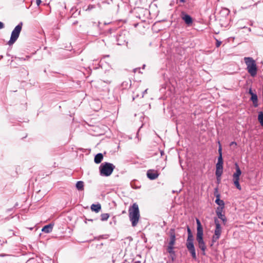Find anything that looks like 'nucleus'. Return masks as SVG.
Returning <instances> with one entry per match:
<instances>
[{
	"label": "nucleus",
	"instance_id": "423d86ee",
	"mask_svg": "<svg viewBox=\"0 0 263 263\" xmlns=\"http://www.w3.org/2000/svg\"><path fill=\"white\" fill-rule=\"evenodd\" d=\"M193 241L194 237L193 235H189L186 241V246L188 251L191 253L192 258L194 259H196L197 256Z\"/></svg>",
	"mask_w": 263,
	"mask_h": 263
},
{
	"label": "nucleus",
	"instance_id": "393cba45",
	"mask_svg": "<svg viewBox=\"0 0 263 263\" xmlns=\"http://www.w3.org/2000/svg\"><path fill=\"white\" fill-rule=\"evenodd\" d=\"M168 253L170 255V257L171 258L172 260L173 261H174L176 258V254H175V251H174V249L173 250V251L172 252V253Z\"/></svg>",
	"mask_w": 263,
	"mask_h": 263
},
{
	"label": "nucleus",
	"instance_id": "9d476101",
	"mask_svg": "<svg viewBox=\"0 0 263 263\" xmlns=\"http://www.w3.org/2000/svg\"><path fill=\"white\" fill-rule=\"evenodd\" d=\"M147 176L151 180H154L158 178L159 174L157 171L149 170L147 172Z\"/></svg>",
	"mask_w": 263,
	"mask_h": 263
},
{
	"label": "nucleus",
	"instance_id": "f03ea898",
	"mask_svg": "<svg viewBox=\"0 0 263 263\" xmlns=\"http://www.w3.org/2000/svg\"><path fill=\"white\" fill-rule=\"evenodd\" d=\"M115 168V166L112 163L104 162L99 167L100 174L103 176H109L112 174Z\"/></svg>",
	"mask_w": 263,
	"mask_h": 263
},
{
	"label": "nucleus",
	"instance_id": "a211bd4d",
	"mask_svg": "<svg viewBox=\"0 0 263 263\" xmlns=\"http://www.w3.org/2000/svg\"><path fill=\"white\" fill-rule=\"evenodd\" d=\"M76 187L79 191L84 190V182L82 181H79L76 183Z\"/></svg>",
	"mask_w": 263,
	"mask_h": 263
},
{
	"label": "nucleus",
	"instance_id": "72a5a7b5",
	"mask_svg": "<svg viewBox=\"0 0 263 263\" xmlns=\"http://www.w3.org/2000/svg\"><path fill=\"white\" fill-rule=\"evenodd\" d=\"M4 24L3 22H0V29L4 28Z\"/></svg>",
	"mask_w": 263,
	"mask_h": 263
},
{
	"label": "nucleus",
	"instance_id": "e433bc0d",
	"mask_svg": "<svg viewBox=\"0 0 263 263\" xmlns=\"http://www.w3.org/2000/svg\"><path fill=\"white\" fill-rule=\"evenodd\" d=\"M233 145H237V143L235 142H232L230 144V145L232 146Z\"/></svg>",
	"mask_w": 263,
	"mask_h": 263
},
{
	"label": "nucleus",
	"instance_id": "c9c22d12",
	"mask_svg": "<svg viewBox=\"0 0 263 263\" xmlns=\"http://www.w3.org/2000/svg\"><path fill=\"white\" fill-rule=\"evenodd\" d=\"M36 4L37 6H39L41 3V0H36Z\"/></svg>",
	"mask_w": 263,
	"mask_h": 263
},
{
	"label": "nucleus",
	"instance_id": "39448f33",
	"mask_svg": "<svg viewBox=\"0 0 263 263\" xmlns=\"http://www.w3.org/2000/svg\"><path fill=\"white\" fill-rule=\"evenodd\" d=\"M214 223L215 224V229L214 230V234L212 236V241L213 243L216 242L220 238L222 233V228L217 217H214Z\"/></svg>",
	"mask_w": 263,
	"mask_h": 263
},
{
	"label": "nucleus",
	"instance_id": "c03bdc74",
	"mask_svg": "<svg viewBox=\"0 0 263 263\" xmlns=\"http://www.w3.org/2000/svg\"><path fill=\"white\" fill-rule=\"evenodd\" d=\"M137 262H138V263H140V261H137Z\"/></svg>",
	"mask_w": 263,
	"mask_h": 263
},
{
	"label": "nucleus",
	"instance_id": "4c0bfd02",
	"mask_svg": "<svg viewBox=\"0 0 263 263\" xmlns=\"http://www.w3.org/2000/svg\"><path fill=\"white\" fill-rule=\"evenodd\" d=\"M147 89H145L143 92V95H142V97H143L144 95L146 93H147Z\"/></svg>",
	"mask_w": 263,
	"mask_h": 263
},
{
	"label": "nucleus",
	"instance_id": "5701e85b",
	"mask_svg": "<svg viewBox=\"0 0 263 263\" xmlns=\"http://www.w3.org/2000/svg\"><path fill=\"white\" fill-rule=\"evenodd\" d=\"M216 167L217 170H223V162H217Z\"/></svg>",
	"mask_w": 263,
	"mask_h": 263
},
{
	"label": "nucleus",
	"instance_id": "ddd939ff",
	"mask_svg": "<svg viewBox=\"0 0 263 263\" xmlns=\"http://www.w3.org/2000/svg\"><path fill=\"white\" fill-rule=\"evenodd\" d=\"M52 228H53V226L51 224H49L44 226L42 228V232H43L44 233H49L52 231Z\"/></svg>",
	"mask_w": 263,
	"mask_h": 263
},
{
	"label": "nucleus",
	"instance_id": "4be33fe9",
	"mask_svg": "<svg viewBox=\"0 0 263 263\" xmlns=\"http://www.w3.org/2000/svg\"><path fill=\"white\" fill-rule=\"evenodd\" d=\"M224 206H218L216 210V215H219L222 213L223 210Z\"/></svg>",
	"mask_w": 263,
	"mask_h": 263
},
{
	"label": "nucleus",
	"instance_id": "c85d7f7f",
	"mask_svg": "<svg viewBox=\"0 0 263 263\" xmlns=\"http://www.w3.org/2000/svg\"><path fill=\"white\" fill-rule=\"evenodd\" d=\"M219 144H220L219 142ZM218 154H219V155H222V148H221V146L220 144H219V148H218Z\"/></svg>",
	"mask_w": 263,
	"mask_h": 263
},
{
	"label": "nucleus",
	"instance_id": "79ce46f5",
	"mask_svg": "<svg viewBox=\"0 0 263 263\" xmlns=\"http://www.w3.org/2000/svg\"><path fill=\"white\" fill-rule=\"evenodd\" d=\"M86 220L90 221H93V219H87V218H86Z\"/></svg>",
	"mask_w": 263,
	"mask_h": 263
},
{
	"label": "nucleus",
	"instance_id": "a19ab883",
	"mask_svg": "<svg viewBox=\"0 0 263 263\" xmlns=\"http://www.w3.org/2000/svg\"><path fill=\"white\" fill-rule=\"evenodd\" d=\"M179 2L182 3H184L186 2V0H179Z\"/></svg>",
	"mask_w": 263,
	"mask_h": 263
},
{
	"label": "nucleus",
	"instance_id": "58836bf2",
	"mask_svg": "<svg viewBox=\"0 0 263 263\" xmlns=\"http://www.w3.org/2000/svg\"><path fill=\"white\" fill-rule=\"evenodd\" d=\"M249 93H250L251 96H252V94H254V93L252 92V91L251 89H250V90H249Z\"/></svg>",
	"mask_w": 263,
	"mask_h": 263
},
{
	"label": "nucleus",
	"instance_id": "412c9836",
	"mask_svg": "<svg viewBox=\"0 0 263 263\" xmlns=\"http://www.w3.org/2000/svg\"><path fill=\"white\" fill-rule=\"evenodd\" d=\"M215 202L219 206H224V202L222 200L220 199H216Z\"/></svg>",
	"mask_w": 263,
	"mask_h": 263
},
{
	"label": "nucleus",
	"instance_id": "f3484780",
	"mask_svg": "<svg viewBox=\"0 0 263 263\" xmlns=\"http://www.w3.org/2000/svg\"><path fill=\"white\" fill-rule=\"evenodd\" d=\"M217 216L218 219H220L222 220L223 224L226 225L227 222V218H226L225 215L222 213L219 215H217Z\"/></svg>",
	"mask_w": 263,
	"mask_h": 263
},
{
	"label": "nucleus",
	"instance_id": "2eb2a0df",
	"mask_svg": "<svg viewBox=\"0 0 263 263\" xmlns=\"http://www.w3.org/2000/svg\"><path fill=\"white\" fill-rule=\"evenodd\" d=\"M101 206L100 204H92L91 205V210L93 211H95L97 213L99 212V211L101 210Z\"/></svg>",
	"mask_w": 263,
	"mask_h": 263
},
{
	"label": "nucleus",
	"instance_id": "a878e982",
	"mask_svg": "<svg viewBox=\"0 0 263 263\" xmlns=\"http://www.w3.org/2000/svg\"><path fill=\"white\" fill-rule=\"evenodd\" d=\"M233 183H234V184L235 185V186L236 187V188L237 189H238L239 190H241V186H240V185L239 184V181H234Z\"/></svg>",
	"mask_w": 263,
	"mask_h": 263
},
{
	"label": "nucleus",
	"instance_id": "0eeeda50",
	"mask_svg": "<svg viewBox=\"0 0 263 263\" xmlns=\"http://www.w3.org/2000/svg\"><path fill=\"white\" fill-rule=\"evenodd\" d=\"M170 241L167 247V252L168 253H172L173 250L174 249V245L176 241V235L174 229H171L169 232Z\"/></svg>",
	"mask_w": 263,
	"mask_h": 263
},
{
	"label": "nucleus",
	"instance_id": "6ab92c4d",
	"mask_svg": "<svg viewBox=\"0 0 263 263\" xmlns=\"http://www.w3.org/2000/svg\"><path fill=\"white\" fill-rule=\"evenodd\" d=\"M258 120L260 125L263 126V112L262 111L259 112Z\"/></svg>",
	"mask_w": 263,
	"mask_h": 263
},
{
	"label": "nucleus",
	"instance_id": "7c9ffc66",
	"mask_svg": "<svg viewBox=\"0 0 263 263\" xmlns=\"http://www.w3.org/2000/svg\"><path fill=\"white\" fill-rule=\"evenodd\" d=\"M221 44V42L217 40H216V46L217 47H219Z\"/></svg>",
	"mask_w": 263,
	"mask_h": 263
},
{
	"label": "nucleus",
	"instance_id": "6e6552de",
	"mask_svg": "<svg viewBox=\"0 0 263 263\" xmlns=\"http://www.w3.org/2000/svg\"><path fill=\"white\" fill-rule=\"evenodd\" d=\"M203 234H197L196 240L198 242L199 248L203 251V254L205 255L204 252L206 250V246L205 242L203 241Z\"/></svg>",
	"mask_w": 263,
	"mask_h": 263
},
{
	"label": "nucleus",
	"instance_id": "9b49d317",
	"mask_svg": "<svg viewBox=\"0 0 263 263\" xmlns=\"http://www.w3.org/2000/svg\"><path fill=\"white\" fill-rule=\"evenodd\" d=\"M196 223L197 225V234H203V229L200 220L198 219H196Z\"/></svg>",
	"mask_w": 263,
	"mask_h": 263
},
{
	"label": "nucleus",
	"instance_id": "1a4fd4ad",
	"mask_svg": "<svg viewBox=\"0 0 263 263\" xmlns=\"http://www.w3.org/2000/svg\"><path fill=\"white\" fill-rule=\"evenodd\" d=\"M181 17L184 21L187 26H191L193 23L192 17L185 12L182 11L181 13Z\"/></svg>",
	"mask_w": 263,
	"mask_h": 263
},
{
	"label": "nucleus",
	"instance_id": "c756f323",
	"mask_svg": "<svg viewBox=\"0 0 263 263\" xmlns=\"http://www.w3.org/2000/svg\"><path fill=\"white\" fill-rule=\"evenodd\" d=\"M217 162H223L222 156L219 155L218 157V161Z\"/></svg>",
	"mask_w": 263,
	"mask_h": 263
},
{
	"label": "nucleus",
	"instance_id": "cd10ccee",
	"mask_svg": "<svg viewBox=\"0 0 263 263\" xmlns=\"http://www.w3.org/2000/svg\"><path fill=\"white\" fill-rule=\"evenodd\" d=\"M233 181H239V177L233 176Z\"/></svg>",
	"mask_w": 263,
	"mask_h": 263
},
{
	"label": "nucleus",
	"instance_id": "bb28decb",
	"mask_svg": "<svg viewBox=\"0 0 263 263\" xmlns=\"http://www.w3.org/2000/svg\"><path fill=\"white\" fill-rule=\"evenodd\" d=\"M214 195L216 197V199H220V194L218 192L217 188L215 189Z\"/></svg>",
	"mask_w": 263,
	"mask_h": 263
},
{
	"label": "nucleus",
	"instance_id": "aec40b11",
	"mask_svg": "<svg viewBox=\"0 0 263 263\" xmlns=\"http://www.w3.org/2000/svg\"><path fill=\"white\" fill-rule=\"evenodd\" d=\"M109 217V215L108 213H104L101 215V220L102 221H106L108 219Z\"/></svg>",
	"mask_w": 263,
	"mask_h": 263
},
{
	"label": "nucleus",
	"instance_id": "2f4dec72",
	"mask_svg": "<svg viewBox=\"0 0 263 263\" xmlns=\"http://www.w3.org/2000/svg\"><path fill=\"white\" fill-rule=\"evenodd\" d=\"M95 7V6L94 5H89L88 6V8L87 9L88 10H91L93 8H94Z\"/></svg>",
	"mask_w": 263,
	"mask_h": 263
},
{
	"label": "nucleus",
	"instance_id": "ea45409f",
	"mask_svg": "<svg viewBox=\"0 0 263 263\" xmlns=\"http://www.w3.org/2000/svg\"><path fill=\"white\" fill-rule=\"evenodd\" d=\"M164 153L163 151L161 150L160 151V154H161V156H163L164 155Z\"/></svg>",
	"mask_w": 263,
	"mask_h": 263
},
{
	"label": "nucleus",
	"instance_id": "dca6fc26",
	"mask_svg": "<svg viewBox=\"0 0 263 263\" xmlns=\"http://www.w3.org/2000/svg\"><path fill=\"white\" fill-rule=\"evenodd\" d=\"M236 172L233 174V176L240 177L241 174V171L237 163L235 164Z\"/></svg>",
	"mask_w": 263,
	"mask_h": 263
},
{
	"label": "nucleus",
	"instance_id": "f704fd0d",
	"mask_svg": "<svg viewBox=\"0 0 263 263\" xmlns=\"http://www.w3.org/2000/svg\"><path fill=\"white\" fill-rule=\"evenodd\" d=\"M187 233H188V235H192V232H191V229H190L189 227H187Z\"/></svg>",
	"mask_w": 263,
	"mask_h": 263
},
{
	"label": "nucleus",
	"instance_id": "473e14b6",
	"mask_svg": "<svg viewBox=\"0 0 263 263\" xmlns=\"http://www.w3.org/2000/svg\"><path fill=\"white\" fill-rule=\"evenodd\" d=\"M140 68H135V69H134L133 70V71H134V72H135H135H140Z\"/></svg>",
	"mask_w": 263,
	"mask_h": 263
},
{
	"label": "nucleus",
	"instance_id": "f257e3e1",
	"mask_svg": "<svg viewBox=\"0 0 263 263\" xmlns=\"http://www.w3.org/2000/svg\"><path fill=\"white\" fill-rule=\"evenodd\" d=\"M129 218L132 222V225L133 227H136L139 220L140 212L138 205L136 203H134L133 205L129 208Z\"/></svg>",
	"mask_w": 263,
	"mask_h": 263
},
{
	"label": "nucleus",
	"instance_id": "7ed1b4c3",
	"mask_svg": "<svg viewBox=\"0 0 263 263\" xmlns=\"http://www.w3.org/2000/svg\"><path fill=\"white\" fill-rule=\"evenodd\" d=\"M244 60L247 66L248 72L251 76L254 77L257 73V66L255 61L250 57H245Z\"/></svg>",
	"mask_w": 263,
	"mask_h": 263
},
{
	"label": "nucleus",
	"instance_id": "f8f14e48",
	"mask_svg": "<svg viewBox=\"0 0 263 263\" xmlns=\"http://www.w3.org/2000/svg\"><path fill=\"white\" fill-rule=\"evenodd\" d=\"M103 159V156L102 153L97 154L94 159V161L96 164H99L101 162Z\"/></svg>",
	"mask_w": 263,
	"mask_h": 263
},
{
	"label": "nucleus",
	"instance_id": "20e7f679",
	"mask_svg": "<svg viewBox=\"0 0 263 263\" xmlns=\"http://www.w3.org/2000/svg\"><path fill=\"white\" fill-rule=\"evenodd\" d=\"M22 26L23 23L21 22L14 28L12 31L11 34L10 39L8 42V44L9 46L13 45L17 40L21 31Z\"/></svg>",
	"mask_w": 263,
	"mask_h": 263
},
{
	"label": "nucleus",
	"instance_id": "4468645a",
	"mask_svg": "<svg viewBox=\"0 0 263 263\" xmlns=\"http://www.w3.org/2000/svg\"><path fill=\"white\" fill-rule=\"evenodd\" d=\"M251 100L253 102V105L255 107H257L258 106L257 96L256 94H252Z\"/></svg>",
	"mask_w": 263,
	"mask_h": 263
},
{
	"label": "nucleus",
	"instance_id": "b1692460",
	"mask_svg": "<svg viewBox=\"0 0 263 263\" xmlns=\"http://www.w3.org/2000/svg\"><path fill=\"white\" fill-rule=\"evenodd\" d=\"M222 170H218V169L216 170L215 174L217 178L220 177L221 176V175L222 174Z\"/></svg>",
	"mask_w": 263,
	"mask_h": 263
},
{
	"label": "nucleus",
	"instance_id": "37998d69",
	"mask_svg": "<svg viewBox=\"0 0 263 263\" xmlns=\"http://www.w3.org/2000/svg\"><path fill=\"white\" fill-rule=\"evenodd\" d=\"M145 65L144 64L143 66H142V69H144L145 68Z\"/></svg>",
	"mask_w": 263,
	"mask_h": 263
}]
</instances>
